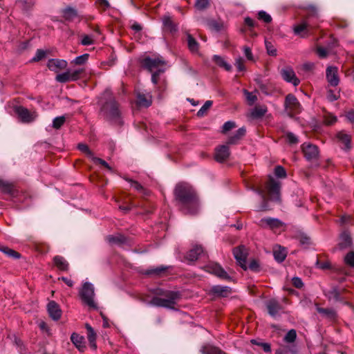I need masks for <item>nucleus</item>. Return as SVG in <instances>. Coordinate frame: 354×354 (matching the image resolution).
<instances>
[{"label":"nucleus","mask_w":354,"mask_h":354,"mask_svg":"<svg viewBox=\"0 0 354 354\" xmlns=\"http://www.w3.org/2000/svg\"><path fill=\"white\" fill-rule=\"evenodd\" d=\"M174 194L176 205L183 214L194 215L198 212V196L192 185L179 183L174 188Z\"/></svg>","instance_id":"f257e3e1"},{"label":"nucleus","mask_w":354,"mask_h":354,"mask_svg":"<svg viewBox=\"0 0 354 354\" xmlns=\"http://www.w3.org/2000/svg\"><path fill=\"white\" fill-rule=\"evenodd\" d=\"M102 102L100 108V114L103 118L116 126L123 124V119L120 104L115 100L112 92L110 90H105L102 94Z\"/></svg>","instance_id":"f03ea898"},{"label":"nucleus","mask_w":354,"mask_h":354,"mask_svg":"<svg viewBox=\"0 0 354 354\" xmlns=\"http://www.w3.org/2000/svg\"><path fill=\"white\" fill-rule=\"evenodd\" d=\"M164 295L166 298L154 297L151 301V304L158 307L174 308L176 301L179 299L180 297L179 292L167 291L164 294Z\"/></svg>","instance_id":"7ed1b4c3"},{"label":"nucleus","mask_w":354,"mask_h":354,"mask_svg":"<svg viewBox=\"0 0 354 354\" xmlns=\"http://www.w3.org/2000/svg\"><path fill=\"white\" fill-rule=\"evenodd\" d=\"M80 296L82 302L90 308L97 309V306L94 301L95 292L93 285L89 282H85L81 290Z\"/></svg>","instance_id":"20e7f679"},{"label":"nucleus","mask_w":354,"mask_h":354,"mask_svg":"<svg viewBox=\"0 0 354 354\" xmlns=\"http://www.w3.org/2000/svg\"><path fill=\"white\" fill-rule=\"evenodd\" d=\"M258 225L262 228H268L274 232L284 231L286 228V224L283 221L272 217L261 218Z\"/></svg>","instance_id":"39448f33"},{"label":"nucleus","mask_w":354,"mask_h":354,"mask_svg":"<svg viewBox=\"0 0 354 354\" xmlns=\"http://www.w3.org/2000/svg\"><path fill=\"white\" fill-rule=\"evenodd\" d=\"M284 107L290 116L301 111V104L295 95L292 93H289L286 96Z\"/></svg>","instance_id":"423d86ee"},{"label":"nucleus","mask_w":354,"mask_h":354,"mask_svg":"<svg viewBox=\"0 0 354 354\" xmlns=\"http://www.w3.org/2000/svg\"><path fill=\"white\" fill-rule=\"evenodd\" d=\"M15 112L18 119L23 123H30L37 117V114L35 111H30L22 106H16L15 108Z\"/></svg>","instance_id":"0eeeda50"},{"label":"nucleus","mask_w":354,"mask_h":354,"mask_svg":"<svg viewBox=\"0 0 354 354\" xmlns=\"http://www.w3.org/2000/svg\"><path fill=\"white\" fill-rule=\"evenodd\" d=\"M204 269L206 272L221 279L230 280L231 279L227 272L217 263H209L204 267Z\"/></svg>","instance_id":"6e6552de"},{"label":"nucleus","mask_w":354,"mask_h":354,"mask_svg":"<svg viewBox=\"0 0 354 354\" xmlns=\"http://www.w3.org/2000/svg\"><path fill=\"white\" fill-rule=\"evenodd\" d=\"M301 151L308 161H315L319 159V151L315 145L304 142L301 145Z\"/></svg>","instance_id":"1a4fd4ad"},{"label":"nucleus","mask_w":354,"mask_h":354,"mask_svg":"<svg viewBox=\"0 0 354 354\" xmlns=\"http://www.w3.org/2000/svg\"><path fill=\"white\" fill-rule=\"evenodd\" d=\"M233 254L238 264L244 270L248 269L246 259L248 256L247 249L244 245H240L233 249Z\"/></svg>","instance_id":"9d476101"},{"label":"nucleus","mask_w":354,"mask_h":354,"mask_svg":"<svg viewBox=\"0 0 354 354\" xmlns=\"http://www.w3.org/2000/svg\"><path fill=\"white\" fill-rule=\"evenodd\" d=\"M0 192L10 197L17 196L18 190L14 183L2 179L0 177Z\"/></svg>","instance_id":"9b49d317"},{"label":"nucleus","mask_w":354,"mask_h":354,"mask_svg":"<svg viewBox=\"0 0 354 354\" xmlns=\"http://www.w3.org/2000/svg\"><path fill=\"white\" fill-rule=\"evenodd\" d=\"M345 291V288L340 290L337 286H332L330 289L324 290V295L328 301L334 300L335 301L340 302L344 301V297L342 296V294Z\"/></svg>","instance_id":"f8f14e48"},{"label":"nucleus","mask_w":354,"mask_h":354,"mask_svg":"<svg viewBox=\"0 0 354 354\" xmlns=\"http://www.w3.org/2000/svg\"><path fill=\"white\" fill-rule=\"evenodd\" d=\"M266 306L268 314L272 317L279 316L283 310V306L281 303L274 298L268 300L266 302Z\"/></svg>","instance_id":"ddd939ff"},{"label":"nucleus","mask_w":354,"mask_h":354,"mask_svg":"<svg viewBox=\"0 0 354 354\" xmlns=\"http://www.w3.org/2000/svg\"><path fill=\"white\" fill-rule=\"evenodd\" d=\"M165 64V62L160 58H151L149 57H145L142 62V66L150 72L155 69H159L158 68Z\"/></svg>","instance_id":"4468645a"},{"label":"nucleus","mask_w":354,"mask_h":354,"mask_svg":"<svg viewBox=\"0 0 354 354\" xmlns=\"http://www.w3.org/2000/svg\"><path fill=\"white\" fill-rule=\"evenodd\" d=\"M46 308L48 314L50 319L53 321H58L60 319L62 315V310L60 306L57 302L55 301H50L48 303Z\"/></svg>","instance_id":"2eb2a0df"},{"label":"nucleus","mask_w":354,"mask_h":354,"mask_svg":"<svg viewBox=\"0 0 354 354\" xmlns=\"http://www.w3.org/2000/svg\"><path fill=\"white\" fill-rule=\"evenodd\" d=\"M281 75L285 81L292 84L295 86L299 85L300 83V80L297 77L294 70L290 66L282 68Z\"/></svg>","instance_id":"dca6fc26"},{"label":"nucleus","mask_w":354,"mask_h":354,"mask_svg":"<svg viewBox=\"0 0 354 354\" xmlns=\"http://www.w3.org/2000/svg\"><path fill=\"white\" fill-rule=\"evenodd\" d=\"M266 187L270 199L278 201L279 199L280 183L273 178H270Z\"/></svg>","instance_id":"f3484780"},{"label":"nucleus","mask_w":354,"mask_h":354,"mask_svg":"<svg viewBox=\"0 0 354 354\" xmlns=\"http://www.w3.org/2000/svg\"><path fill=\"white\" fill-rule=\"evenodd\" d=\"M163 30L170 34H175L178 32V24L174 22L169 15H164L162 17Z\"/></svg>","instance_id":"a211bd4d"},{"label":"nucleus","mask_w":354,"mask_h":354,"mask_svg":"<svg viewBox=\"0 0 354 354\" xmlns=\"http://www.w3.org/2000/svg\"><path fill=\"white\" fill-rule=\"evenodd\" d=\"M227 145H221L215 149L214 158L217 162H223L230 156V152Z\"/></svg>","instance_id":"6ab92c4d"},{"label":"nucleus","mask_w":354,"mask_h":354,"mask_svg":"<svg viewBox=\"0 0 354 354\" xmlns=\"http://www.w3.org/2000/svg\"><path fill=\"white\" fill-rule=\"evenodd\" d=\"M336 138L340 143V147L344 151H349L351 149V136L344 131L337 133Z\"/></svg>","instance_id":"aec40b11"},{"label":"nucleus","mask_w":354,"mask_h":354,"mask_svg":"<svg viewBox=\"0 0 354 354\" xmlns=\"http://www.w3.org/2000/svg\"><path fill=\"white\" fill-rule=\"evenodd\" d=\"M106 241L112 245H117L122 246L123 245H130V240L129 238L122 234H116L109 235L106 237Z\"/></svg>","instance_id":"412c9836"},{"label":"nucleus","mask_w":354,"mask_h":354,"mask_svg":"<svg viewBox=\"0 0 354 354\" xmlns=\"http://www.w3.org/2000/svg\"><path fill=\"white\" fill-rule=\"evenodd\" d=\"M48 68L55 73H59L67 66V62L64 59H50L47 62Z\"/></svg>","instance_id":"4be33fe9"},{"label":"nucleus","mask_w":354,"mask_h":354,"mask_svg":"<svg viewBox=\"0 0 354 354\" xmlns=\"http://www.w3.org/2000/svg\"><path fill=\"white\" fill-rule=\"evenodd\" d=\"M326 78L330 86H337L339 82L337 68L335 66H328L326 68Z\"/></svg>","instance_id":"5701e85b"},{"label":"nucleus","mask_w":354,"mask_h":354,"mask_svg":"<svg viewBox=\"0 0 354 354\" xmlns=\"http://www.w3.org/2000/svg\"><path fill=\"white\" fill-rule=\"evenodd\" d=\"M246 129L245 127L239 128L232 136H230L227 141V145H233L239 143L245 136Z\"/></svg>","instance_id":"b1692460"},{"label":"nucleus","mask_w":354,"mask_h":354,"mask_svg":"<svg viewBox=\"0 0 354 354\" xmlns=\"http://www.w3.org/2000/svg\"><path fill=\"white\" fill-rule=\"evenodd\" d=\"M203 252L202 246L196 245L187 253L185 259L189 261H195L203 254Z\"/></svg>","instance_id":"393cba45"},{"label":"nucleus","mask_w":354,"mask_h":354,"mask_svg":"<svg viewBox=\"0 0 354 354\" xmlns=\"http://www.w3.org/2000/svg\"><path fill=\"white\" fill-rule=\"evenodd\" d=\"M210 291L216 296L225 297L231 293L232 290L228 286H214Z\"/></svg>","instance_id":"a878e982"},{"label":"nucleus","mask_w":354,"mask_h":354,"mask_svg":"<svg viewBox=\"0 0 354 354\" xmlns=\"http://www.w3.org/2000/svg\"><path fill=\"white\" fill-rule=\"evenodd\" d=\"M273 255L274 259L279 262H283L286 257H287V250L285 248L281 247V245H276L273 248Z\"/></svg>","instance_id":"bb28decb"},{"label":"nucleus","mask_w":354,"mask_h":354,"mask_svg":"<svg viewBox=\"0 0 354 354\" xmlns=\"http://www.w3.org/2000/svg\"><path fill=\"white\" fill-rule=\"evenodd\" d=\"M317 311L330 321H335L337 317V312L333 308H324L317 306Z\"/></svg>","instance_id":"cd10ccee"},{"label":"nucleus","mask_w":354,"mask_h":354,"mask_svg":"<svg viewBox=\"0 0 354 354\" xmlns=\"http://www.w3.org/2000/svg\"><path fill=\"white\" fill-rule=\"evenodd\" d=\"M71 340L80 351H84L86 346L82 336L73 333L71 336Z\"/></svg>","instance_id":"c85d7f7f"},{"label":"nucleus","mask_w":354,"mask_h":354,"mask_svg":"<svg viewBox=\"0 0 354 354\" xmlns=\"http://www.w3.org/2000/svg\"><path fill=\"white\" fill-rule=\"evenodd\" d=\"M308 24L306 21H302L301 24L295 25L293 27L294 33L297 35H301L305 37L308 35Z\"/></svg>","instance_id":"c756f323"},{"label":"nucleus","mask_w":354,"mask_h":354,"mask_svg":"<svg viewBox=\"0 0 354 354\" xmlns=\"http://www.w3.org/2000/svg\"><path fill=\"white\" fill-rule=\"evenodd\" d=\"M85 327L87 330V338L89 342L90 346L93 349L95 350L97 348V345L95 342L96 333L90 324H86Z\"/></svg>","instance_id":"7c9ffc66"},{"label":"nucleus","mask_w":354,"mask_h":354,"mask_svg":"<svg viewBox=\"0 0 354 354\" xmlns=\"http://www.w3.org/2000/svg\"><path fill=\"white\" fill-rule=\"evenodd\" d=\"M187 41L189 51L192 53H197L199 50V44L189 33L187 34Z\"/></svg>","instance_id":"2f4dec72"},{"label":"nucleus","mask_w":354,"mask_h":354,"mask_svg":"<svg viewBox=\"0 0 354 354\" xmlns=\"http://www.w3.org/2000/svg\"><path fill=\"white\" fill-rule=\"evenodd\" d=\"M352 245V239L350 234L347 232H344L341 234V241L339 243L340 249L344 250L350 248Z\"/></svg>","instance_id":"473e14b6"},{"label":"nucleus","mask_w":354,"mask_h":354,"mask_svg":"<svg viewBox=\"0 0 354 354\" xmlns=\"http://www.w3.org/2000/svg\"><path fill=\"white\" fill-rule=\"evenodd\" d=\"M54 265L60 270L66 271L68 269V263L60 256H55L53 258Z\"/></svg>","instance_id":"72a5a7b5"},{"label":"nucleus","mask_w":354,"mask_h":354,"mask_svg":"<svg viewBox=\"0 0 354 354\" xmlns=\"http://www.w3.org/2000/svg\"><path fill=\"white\" fill-rule=\"evenodd\" d=\"M201 351L203 354H227L218 347L209 344L203 346Z\"/></svg>","instance_id":"f704fd0d"},{"label":"nucleus","mask_w":354,"mask_h":354,"mask_svg":"<svg viewBox=\"0 0 354 354\" xmlns=\"http://www.w3.org/2000/svg\"><path fill=\"white\" fill-rule=\"evenodd\" d=\"M268 111V108L266 105L255 106L251 111V116L253 118H261L265 115Z\"/></svg>","instance_id":"c9c22d12"},{"label":"nucleus","mask_w":354,"mask_h":354,"mask_svg":"<svg viewBox=\"0 0 354 354\" xmlns=\"http://www.w3.org/2000/svg\"><path fill=\"white\" fill-rule=\"evenodd\" d=\"M167 270V267L160 266L156 268H150L145 271L144 274L146 275H153L155 277H160Z\"/></svg>","instance_id":"e433bc0d"},{"label":"nucleus","mask_w":354,"mask_h":354,"mask_svg":"<svg viewBox=\"0 0 354 354\" xmlns=\"http://www.w3.org/2000/svg\"><path fill=\"white\" fill-rule=\"evenodd\" d=\"M63 17L67 21H72L77 16V10L72 7H67L62 11Z\"/></svg>","instance_id":"4c0bfd02"},{"label":"nucleus","mask_w":354,"mask_h":354,"mask_svg":"<svg viewBox=\"0 0 354 354\" xmlns=\"http://www.w3.org/2000/svg\"><path fill=\"white\" fill-rule=\"evenodd\" d=\"M137 103L140 106L149 107L151 106L152 102L151 97H147V95L143 93H139L137 95Z\"/></svg>","instance_id":"58836bf2"},{"label":"nucleus","mask_w":354,"mask_h":354,"mask_svg":"<svg viewBox=\"0 0 354 354\" xmlns=\"http://www.w3.org/2000/svg\"><path fill=\"white\" fill-rule=\"evenodd\" d=\"M212 59L218 66L224 68L227 71L232 70V66L227 63L222 57L215 55Z\"/></svg>","instance_id":"ea45409f"},{"label":"nucleus","mask_w":354,"mask_h":354,"mask_svg":"<svg viewBox=\"0 0 354 354\" xmlns=\"http://www.w3.org/2000/svg\"><path fill=\"white\" fill-rule=\"evenodd\" d=\"M0 251L4 253L8 257L15 259H19L21 257L19 252L4 245H0Z\"/></svg>","instance_id":"a19ab883"},{"label":"nucleus","mask_w":354,"mask_h":354,"mask_svg":"<svg viewBox=\"0 0 354 354\" xmlns=\"http://www.w3.org/2000/svg\"><path fill=\"white\" fill-rule=\"evenodd\" d=\"M207 26L210 30L218 32L223 28V23L219 21L212 19L207 21Z\"/></svg>","instance_id":"79ce46f5"},{"label":"nucleus","mask_w":354,"mask_h":354,"mask_svg":"<svg viewBox=\"0 0 354 354\" xmlns=\"http://www.w3.org/2000/svg\"><path fill=\"white\" fill-rule=\"evenodd\" d=\"M55 80L60 83L72 82L70 76V70H67L64 73L57 74L55 77Z\"/></svg>","instance_id":"37998d69"},{"label":"nucleus","mask_w":354,"mask_h":354,"mask_svg":"<svg viewBox=\"0 0 354 354\" xmlns=\"http://www.w3.org/2000/svg\"><path fill=\"white\" fill-rule=\"evenodd\" d=\"M84 73V68H78L73 71L70 70V76L71 81L74 82L80 80L82 77Z\"/></svg>","instance_id":"c03bdc74"},{"label":"nucleus","mask_w":354,"mask_h":354,"mask_svg":"<svg viewBox=\"0 0 354 354\" xmlns=\"http://www.w3.org/2000/svg\"><path fill=\"white\" fill-rule=\"evenodd\" d=\"M95 39L93 35H83L80 44L83 46H90L94 44Z\"/></svg>","instance_id":"a18cd8bd"},{"label":"nucleus","mask_w":354,"mask_h":354,"mask_svg":"<svg viewBox=\"0 0 354 354\" xmlns=\"http://www.w3.org/2000/svg\"><path fill=\"white\" fill-rule=\"evenodd\" d=\"M296 330L295 329H291L286 333V335L283 337V341L286 343H292L296 340Z\"/></svg>","instance_id":"49530a36"},{"label":"nucleus","mask_w":354,"mask_h":354,"mask_svg":"<svg viewBox=\"0 0 354 354\" xmlns=\"http://www.w3.org/2000/svg\"><path fill=\"white\" fill-rule=\"evenodd\" d=\"M88 57L89 55L88 53L83 54L75 57L71 63L79 66L83 65L88 61Z\"/></svg>","instance_id":"de8ad7c7"},{"label":"nucleus","mask_w":354,"mask_h":354,"mask_svg":"<svg viewBox=\"0 0 354 354\" xmlns=\"http://www.w3.org/2000/svg\"><path fill=\"white\" fill-rule=\"evenodd\" d=\"M77 149L80 151L84 153L88 158H90L91 159L94 156L93 153L92 152V151L90 150V149L88 148V145H86V144L79 143L78 145H77Z\"/></svg>","instance_id":"09e8293b"},{"label":"nucleus","mask_w":354,"mask_h":354,"mask_svg":"<svg viewBox=\"0 0 354 354\" xmlns=\"http://www.w3.org/2000/svg\"><path fill=\"white\" fill-rule=\"evenodd\" d=\"M66 122V118L64 115L58 116L54 118L53 121V127L55 129H59Z\"/></svg>","instance_id":"8fccbe9b"},{"label":"nucleus","mask_w":354,"mask_h":354,"mask_svg":"<svg viewBox=\"0 0 354 354\" xmlns=\"http://www.w3.org/2000/svg\"><path fill=\"white\" fill-rule=\"evenodd\" d=\"M127 182L130 183H131V186L134 188L136 190L141 192V193H144L145 189H144L143 186L139 183L138 181H136V180H133L131 178H124Z\"/></svg>","instance_id":"3c124183"},{"label":"nucleus","mask_w":354,"mask_h":354,"mask_svg":"<svg viewBox=\"0 0 354 354\" xmlns=\"http://www.w3.org/2000/svg\"><path fill=\"white\" fill-rule=\"evenodd\" d=\"M95 4L97 8L103 12L111 8V4L108 0H96Z\"/></svg>","instance_id":"603ef678"},{"label":"nucleus","mask_w":354,"mask_h":354,"mask_svg":"<svg viewBox=\"0 0 354 354\" xmlns=\"http://www.w3.org/2000/svg\"><path fill=\"white\" fill-rule=\"evenodd\" d=\"M212 104L213 102L211 100L206 101L203 106L197 112V115L200 117L203 116L207 111L212 106Z\"/></svg>","instance_id":"864d4df0"},{"label":"nucleus","mask_w":354,"mask_h":354,"mask_svg":"<svg viewBox=\"0 0 354 354\" xmlns=\"http://www.w3.org/2000/svg\"><path fill=\"white\" fill-rule=\"evenodd\" d=\"M209 6V0H196L195 7L199 10H203Z\"/></svg>","instance_id":"5fc2aeb1"},{"label":"nucleus","mask_w":354,"mask_h":354,"mask_svg":"<svg viewBox=\"0 0 354 354\" xmlns=\"http://www.w3.org/2000/svg\"><path fill=\"white\" fill-rule=\"evenodd\" d=\"M259 196H261L262 201H263V205L261 207V209L262 211H266L268 209L266 208V204L267 203V198L265 194V192L263 189L257 188L254 189Z\"/></svg>","instance_id":"6e6d98bb"},{"label":"nucleus","mask_w":354,"mask_h":354,"mask_svg":"<svg viewBox=\"0 0 354 354\" xmlns=\"http://www.w3.org/2000/svg\"><path fill=\"white\" fill-rule=\"evenodd\" d=\"M258 19L266 24H269L272 21L271 16L263 10H261L258 12Z\"/></svg>","instance_id":"4d7b16f0"},{"label":"nucleus","mask_w":354,"mask_h":354,"mask_svg":"<svg viewBox=\"0 0 354 354\" xmlns=\"http://www.w3.org/2000/svg\"><path fill=\"white\" fill-rule=\"evenodd\" d=\"M315 265L318 268L323 270L332 269L331 264L328 261H321L317 259Z\"/></svg>","instance_id":"13d9d810"},{"label":"nucleus","mask_w":354,"mask_h":354,"mask_svg":"<svg viewBox=\"0 0 354 354\" xmlns=\"http://www.w3.org/2000/svg\"><path fill=\"white\" fill-rule=\"evenodd\" d=\"M236 127V123L233 121H227L224 123L222 127V133L225 134L229 131Z\"/></svg>","instance_id":"bf43d9fd"},{"label":"nucleus","mask_w":354,"mask_h":354,"mask_svg":"<svg viewBox=\"0 0 354 354\" xmlns=\"http://www.w3.org/2000/svg\"><path fill=\"white\" fill-rule=\"evenodd\" d=\"M274 174L277 177L280 178H286L287 175L285 169L280 165H278L274 168Z\"/></svg>","instance_id":"052dcab7"},{"label":"nucleus","mask_w":354,"mask_h":354,"mask_svg":"<svg viewBox=\"0 0 354 354\" xmlns=\"http://www.w3.org/2000/svg\"><path fill=\"white\" fill-rule=\"evenodd\" d=\"M243 93L250 105L253 104L257 100V95H253L252 93L245 89L243 90Z\"/></svg>","instance_id":"680f3d73"},{"label":"nucleus","mask_w":354,"mask_h":354,"mask_svg":"<svg viewBox=\"0 0 354 354\" xmlns=\"http://www.w3.org/2000/svg\"><path fill=\"white\" fill-rule=\"evenodd\" d=\"M267 53L269 55L276 56L277 55V49L272 45V44L270 41H265Z\"/></svg>","instance_id":"e2e57ef3"},{"label":"nucleus","mask_w":354,"mask_h":354,"mask_svg":"<svg viewBox=\"0 0 354 354\" xmlns=\"http://www.w3.org/2000/svg\"><path fill=\"white\" fill-rule=\"evenodd\" d=\"M259 89L266 95H271L273 91L272 88L270 85L262 83L259 84Z\"/></svg>","instance_id":"0e129e2a"},{"label":"nucleus","mask_w":354,"mask_h":354,"mask_svg":"<svg viewBox=\"0 0 354 354\" xmlns=\"http://www.w3.org/2000/svg\"><path fill=\"white\" fill-rule=\"evenodd\" d=\"M250 270L258 272L260 271V266L259 261L256 259H252L248 266H247Z\"/></svg>","instance_id":"69168bd1"},{"label":"nucleus","mask_w":354,"mask_h":354,"mask_svg":"<svg viewBox=\"0 0 354 354\" xmlns=\"http://www.w3.org/2000/svg\"><path fill=\"white\" fill-rule=\"evenodd\" d=\"M286 140L290 145L297 144L299 142L297 137L292 132L286 133Z\"/></svg>","instance_id":"338daca9"},{"label":"nucleus","mask_w":354,"mask_h":354,"mask_svg":"<svg viewBox=\"0 0 354 354\" xmlns=\"http://www.w3.org/2000/svg\"><path fill=\"white\" fill-rule=\"evenodd\" d=\"M346 264L354 267V252H349L344 257Z\"/></svg>","instance_id":"774afa93"}]
</instances>
